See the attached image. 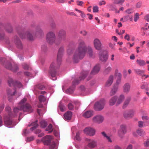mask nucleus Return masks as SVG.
<instances>
[{
	"instance_id": "obj_14",
	"label": "nucleus",
	"mask_w": 149,
	"mask_h": 149,
	"mask_svg": "<svg viewBox=\"0 0 149 149\" xmlns=\"http://www.w3.org/2000/svg\"><path fill=\"white\" fill-rule=\"evenodd\" d=\"M134 112L132 110L129 111H125L124 112L123 115L126 118H129L132 117L134 115Z\"/></svg>"
},
{
	"instance_id": "obj_1",
	"label": "nucleus",
	"mask_w": 149,
	"mask_h": 149,
	"mask_svg": "<svg viewBox=\"0 0 149 149\" xmlns=\"http://www.w3.org/2000/svg\"><path fill=\"white\" fill-rule=\"evenodd\" d=\"M85 55L92 57L93 55L92 49L91 47H86L84 42L83 40H80L79 42L78 49L73 57L74 62H78L79 59H82Z\"/></svg>"
},
{
	"instance_id": "obj_64",
	"label": "nucleus",
	"mask_w": 149,
	"mask_h": 149,
	"mask_svg": "<svg viewBox=\"0 0 149 149\" xmlns=\"http://www.w3.org/2000/svg\"><path fill=\"white\" fill-rule=\"evenodd\" d=\"M113 149H122V148L120 146L116 145L114 146Z\"/></svg>"
},
{
	"instance_id": "obj_29",
	"label": "nucleus",
	"mask_w": 149,
	"mask_h": 149,
	"mask_svg": "<svg viewBox=\"0 0 149 149\" xmlns=\"http://www.w3.org/2000/svg\"><path fill=\"white\" fill-rule=\"evenodd\" d=\"M139 18V14L138 13H135L134 15V20L135 22H136Z\"/></svg>"
},
{
	"instance_id": "obj_38",
	"label": "nucleus",
	"mask_w": 149,
	"mask_h": 149,
	"mask_svg": "<svg viewBox=\"0 0 149 149\" xmlns=\"http://www.w3.org/2000/svg\"><path fill=\"white\" fill-rule=\"evenodd\" d=\"M41 127L44 128L47 125V123L44 121H42L40 122Z\"/></svg>"
},
{
	"instance_id": "obj_27",
	"label": "nucleus",
	"mask_w": 149,
	"mask_h": 149,
	"mask_svg": "<svg viewBox=\"0 0 149 149\" xmlns=\"http://www.w3.org/2000/svg\"><path fill=\"white\" fill-rule=\"evenodd\" d=\"M136 62L137 64L140 66L145 65L146 63L145 62L144 60L141 59L137 60Z\"/></svg>"
},
{
	"instance_id": "obj_44",
	"label": "nucleus",
	"mask_w": 149,
	"mask_h": 149,
	"mask_svg": "<svg viewBox=\"0 0 149 149\" xmlns=\"http://www.w3.org/2000/svg\"><path fill=\"white\" fill-rule=\"evenodd\" d=\"M56 67L55 64L54 63H52L50 65V68L51 70H53Z\"/></svg>"
},
{
	"instance_id": "obj_9",
	"label": "nucleus",
	"mask_w": 149,
	"mask_h": 149,
	"mask_svg": "<svg viewBox=\"0 0 149 149\" xmlns=\"http://www.w3.org/2000/svg\"><path fill=\"white\" fill-rule=\"evenodd\" d=\"M100 60L102 61H106L107 59V56L105 52L100 51L99 52Z\"/></svg>"
},
{
	"instance_id": "obj_46",
	"label": "nucleus",
	"mask_w": 149,
	"mask_h": 149,
	"mask_svg": "<svg viewBox=\"0 0 149 149\" xmlns=\"http://www.w3.org/2000/svg\"><path fill=\"white\" fill-rule=\"evenodd\" d=\"M130 99L128 100H126L125 101L124 105H123V108H125L126 107L128 104L129 103V102Z\"/></svg>"
},
{
	"instance_id": "obj_5",
	"label": "nucleus",
	"mask_w": 149,
	"mask_h": 149,
	"mask_svg": "<svg viewBox=\"0 0 149 149\" xmlns=\"http://www.w3.org/2000/svg\"><path fill=\"white\" fill-rule=\"evenodd\" d=\"M95 48L98 50H100L102 48V44L98 38L95 39L93 42Z\"/></svg>"
},
{
	"instance_id": "obj_15",
	"label": "nucleus",
	"mask_w": 149,
	"mask_h": 149,
	"mask_svg": "<svg viewBox=\"0 0 149 149\" xmlns=\"http://www.w3.org/2000/svg\"><path fill=\"white\" fill-rule=\"evenodd\" d=\"M63 50L64 49L63 47H61L59 49L57 56V61L58 62L61 61V58L63 55Z\"/></svg>"
},
{
	"instance_id": "obj_41",
	"label": "nucleus",
	"mask_w": 149,
	"mask_h": 149,
	"mask_svg": "<svg viewBox=\"0 0 149 149\" xmlns=\"http://www.w3.org/2000/svg\"><path fill=\"white\" fill-rule=\"evenodd\" d=\"M117 91V89L116 88H114L112 89L110 92L111 95H114L116 93Z\"/></svg>"
},
{
	"instance_id": "obj_20",
	"label": "nucleus",
	"mask_w": 149,
	"mask_h": 149,
	"mask_svg": "<svg viewBox=\"0 0 149 149\" xmlns=\"http://www.w3.org/2000/svg\"><path fill=\"white\" fill-rule=\"evenodd\" d=\"M93 115L92 111H88L85 112L83 114V116L85 118H88L91 117Z\"/></svg>"
},
{
	"instance_id": "obj_8",
	"label": "nucleus",
	"mask_w": 149,
	"mask_h": 149,
	"mask_svg": "<svg viewBox=\"0 0 149 149\" xmlns=\"http://www.w3.org/2000/svg\"><path fill=\"white\" fill-rule=\"evenodd\" d=\"M126 132V126L124 125H120V130L118 132V135L120 138L122 137L123 135Z\"/></svg>"
},
{
	"instance_id": "obj_50",
	"label": "nucleus",
	"mask_w": 149,
	"mask_h": 149,
	"mask_svg": "<svg viewBox=\"0 0 149 149\" xmlns=\"http://www.w3.org/2000/svg\"><path fill=\"white\" fill-rule=\"evenodd\" d=\"M36 32L37 33L40 34H41L43 33L42 30L40 28L37 29L36 30Z\"/></svg>"
},
{
	"instance_id": "obj_63",
	"label": "nucleus",
	"mask_w": 149,
	"mask_h": 149,
	"mask_svg": "<svg viewBox=\"0 0 149 149\" xmlns=\"http://www.w3.org/2000/svg\"><path fill=\"white\" fill-rule=\"evenodd\" d=\"M143 123L142 122L139 121V126L140 127H142L143 126Z\"/></svg>"
},
{
	"instance_id": "obj_57",
	"label": "nucleus",
	"mask_w": 149,
	"mask_h": 149,
	"mask_svg": "<svg viewBox=\"0 0 149 149\" xmlns=\"http://www.w3.org/2000/svg\"><path fill=\"white\" fill-rule=\"evenodd\" d=\"M123 7H122L119 9V10H117L116 11V13H119L120 11H123Z\"/></svg>"
},
{
	"instance_id": "obj_48",
	"label": "nucleus",
	"mask_w": 149,
	"mask_h": 149,
	"mask_svg": "<svg viewBox=\"0 0 149 149\" xmlns=\"http://www.w3.org/2000/svg\"><path fill=\"white\" fill-rule=\"evenodd\" d=\"M23 68L26 70H27L29 69V66L26 63H24L23 65Z\"/></svg>"
},
{
	"instance_id": "obj_60",
	"label": "nucleus",
	"mask_w": 149,
	"mask_h": 149,
	"mask_svg": "<svg viewBox=\"0 0 149 149\" xmlns=\"http://www.w3.org/2000/svg\"><path fill=\"white\" fill-rule=\"evenodd\" d=\"M5 61V59L3 58H0V62L2 64H3V62H4Z\"/></svg>"
},
{
	"instance_id": "obj_11",
	"label": "nucleus",
	"mask_w": 149,
	"mask_h": 149,
	"mask_svg": "<svg viewBox=\"0 0 149 149\" xmlns=\"http://www.w3.org/2000/svg\"><path fill=\"white\" fill-rule=\"evenodd\" d=\"M34 36V33L32 31H28L26 33L24 38H26L29 40H32L33 39ZM20 36L22 38H24L22 36Z\"/></svg>"
},
{
	"instance_id": "obj_62",
	"label": "nucleus",
	"mask_w": 149,
	"mask_h": 149,
	"mask_svg": "<svg viewBox=\"0 0 149 149\" xmlns=\"http://www.w3.org/2000/svg\"><path fill=\"white\" fill-rule=\"evenodd\" d=\"M147 21L149 22V15H146L144 18Z\"/></svg>"
},
{
	"instance_id": "obj_47",
	"label": "nucleus",
	"mask_w": 149,
	"mask_h": 149,
	"mask_svg": "<svg viewBox=\"0 0 149 149\" xmlns=\"http://www.w3.org/2000/svg\"><path fill=\"white\" fill-rule=\"evenodd\" d=\"M77 4L78 6H82L84 4V2L82 1H77Z\"/></svg>"
},
{
	"instance_id": "obj_23",
	"label": "nucleus",
	"mask_w": 149,
	"mask_h": 149,
	"mask_svg": "<svg viewBox=\"0 0 149 149\" xmlns=\"http://www.w3.org/2000/svg\"><path fill=\"white\" fill-rule=\"evenodd\" d=\"M130 88V86L129 84H126L123 87V91L125 93H127L129 92Z\"/></svg>"
},
{
	"instance_id": "obj_13",
	"label": "nucleus",
	"mask_w": 149,
	"mask_h": 149,
	"mask_svg": "<svg viewBox=\"0 0 149 149\" xmlns=\"http://www.w3.org/2000/svg\"><path fill=\"white\" fill-rule=\"evenodd\" d=\"M101 134L108 142L110 143H112L113 142L112 135L109 134H107L104 132H102Z\"/></svg>"
},
{
	"instance_id": "obj_6",
	"label": "nucleus",
	"mask_w": 149,
	"mask_h": 149,
	"mask_svg": "<svg viewBox=\"0 0 149 149\" xmlns=\"http://www.w3.org/2000/svg\"><path fill=\"white\" fill-rule=\"evenodd\" d=\"M53 137L52 136L47 135L42 138V140L45 145H49L50 144V143Z\"/></svg>"
},
{
	"instance_id": "obj_2",
	"label": "nucleus",
	"mask_w": 149,
	"mask_h": 149,
	"mask_svg": "<svg viewBox=\"0 0 149 149\" xmlns=\"http://www.w3.org/2000/svg\"><path fill=\"white\" fill-rule=\"evenodd\" d=\"M26 99L25 98H23L21 100L19 104V106L21 107L19 108L16 107L14 109V112L15 114L18 113L20 110L23 109L24 111H27L31 113L32 111V109L30 105L27 104H25V102Z\"/></svg>"
},
{
	"instance_id": "obj_22",
	"label": "nucleus",
	"mask_w": 149,
	"mask_h": 149,
	"mask_svg": "<svg viewBox=\"0 0 149 149\" xmlns=\"http://www.w3.org/2000/svg\"><path fill=\"white\" fill-rule=\"evenodd\" d=\"M100 70V66L99 65H97L94 67L93 70L92 71L91 73L92 74H94L97 73Z\"/></svg>"
},
{
	"instance_id": "obj_3",
	"label": "nucleus",
	"mask_w": 149,
	"mask_h": 149,
	"mask_svg": "<svg viewBox=\"0 0 149 149\" xmlns=\"http://www.w3.org/2000/svg\"><path fill=\"white\" fill-rule=\"evenodd\" d=\"M46 40L49 44L54 42L55 40L56 36L54 33L52 31H49L47 33L46 36Z\"/></svg>"
},
{
	"instance_id": "obj_45",
	"label": "nucleus",
	"mask_w": 149,
	"mask_h": 149,
	"mask_svg": "<svg viewBox=\"0 0 149 149\" xmlns=\"http://www.w3.org/2000/svg\"><path fill=\"white\" fill-rule=\"evenodd\" d=\"M142 2H139L136 3V8H140L141 6Z\"/></svg>"
},
{
	"instance_id": "obj_59",
	"label": "nucleus",
	"mask_w": 149,
	"mask_h": 149,
	"mask_svg": "<svg viewBox=\"0 0 149 149\" xmlns=\"http://www.w3.org/2000/svg\"><path fill=\"white\" fill-rule=\"evenodd\" d=\"M106 4V2L104 1H100L99 3V4L100 6L104 5Z\"/></svg>"
},
{
	"instance_id": "obj_33",
	"label": "nucleus",
	"mask_w": 149,
	"mask_h": 149,
	"mask_svg": "<svg viewBox=\"0 0 149 149\" xmlns=\"http://www.w3.org/2000/svg\"><path fill=\"white\" fill-rule=\"evenodd\" d=\"M39 99L40 102H44L46 100L45 97L43 95H40L39 97Z\"/></svg>"
},
{
	"instance_id": "obj_17",
	"label": "nucleus",
	"mask_w": 149,
	"mask_h": 149,
	"mask_svg": "<svg viewBox=\"0 0 149 149\" xmlns=\"http://www.w3.org/2000/svg\"><path fill=\"white\" fill-rule=\"evenodd\" d=\"M113 76L112 75L110 76L106 82L105 86L106 87H109L113 83Z\"/></svg>"
},
{
	"instance_id": "obj_21",
	"label": "nucleus",
	"mask_w": 149,
	"mask_h": 149,
	"mask_svg": "<svg viewBox=\"0 0 149 149\" xmlns=\"http://www.w3.org/2000/svg\"><path fill=\"white\" fill-rule=\"evenodd\" d=\"M117 97L116 96H114L112 97L109 100V104L110 106L114 105L116 102Z\"/></svg>"
},
{
	"instance_id": "obj_51",
	"label": "nucleus",
	"mask_w": 149,
	"mask_h": 149,
	"mask_svg": "<svg viewBox=\"0 0 149 149\" xmlns=\"http://www.w3.org/2000/svg\"><path fill=\"white\" fill-rule=\"evenodd\" d=\"M5 67L8 69H12V66L10 64L8 63L7 65L5 66Z\"/></svg>"
},
{
	"instance_id": "obj_58",
	"label": "nucleus",
	"mask_w": 149,
	"mask_h": 149,
	"mask_svg": "<svg viewBox=\"0 0 149 149\" xmlns=\"http://www.w3.org/2000/svg\"><path fill=\"white\" fill-rule=\"evenodd\" d=\"M145 146L146 147L149 146V140H147L144 143Z\"/></svg>"
},
{
	"instance_id": "obj_32",
	"label": "nucleus",
	"mask_w": 149,
	"mask_h": 149,
	"mask_svg": "<svg viewBox=\"0 0 149 149\" xmlns=\"http://www.w3.org/2000/svg\"><path fill=\"white\" fill-rule=\"evenodd\" d=\"M37 121H36L34 123H32L31 124V126H33V127L31 128V130H35L36 127L38 126L37 124Z\"/></svg>"
},
{
	"instance_id": "obj_7",
	"label": "nucleus",
	"mask_w": 149,
	"mask_h": 149,
	"mask_svg": "<svg viewBox=\"0 0 149 149\" xmlns=\"http://www.w3.org/2000/svg\"><path fill=\"white\" fill-rule=\"evenodd\" d=\"M84 133L90 136H94L95 134V130L94 129L90 128H86L84 130Z\"/></svg>"
},
{
	"instance_id": "obj_12",
	"label": "nucleus",
	"mask_w": 149,
	"mask_h": 149,
	"mask_svg": "<svg viewBox=\"0 0 149 149\" xmlns=\"http://www.w3.org/2000/svg\"><path fill=\"white\" fill-rule=\"evenodd\" d=\"M104 120L103 117L100 115H97L94 117L93 118V122L100 124L102 123Z\"/></svg>"
},
{
	"instance_id": "obj_28",
	"label": "nucleus",
	"mask_w": 149,
	"mask_h": 149,
	"mask_svg": "<svg viewBox=\"0 0 149 149\" xmlns=\"http://www.w3.org/2000/svg\"><path fill=\"white\" fill-rule=\"evenodd\" d=\"M108 8L110 10H115L116 13V11L117 10V9H116L115 6V5L112 4H110L107 6Z\"/></svg>"
},
{
	"instance_id": "obj_42",
	"label": "nucleus",
	"mask_w": 149,
	"mask_h": 149,
	"mask_svg": "<svg viewBox=\"0 0 149 149\" xmlns=\"http://www.w3.org/2000/svg\"><path fill=\"white\" fill-rule=\"evenodd\" d=\"M125 12L128 14H130L133 13V11L132 9L129 8Z\"/></svg>"
},
{
	"instance_id": "obj_36",
	"label": "nucleus",
	"mask_w": 149,
	"mask_h": 149,
	"mask_svg": "<svg viewBox=\"0 0 149 149\" xmlns=\"http://www.w3.org/2000/svg\"><path fill=\"white\" fill-rule=\"evenodd\" d=\"M125 0H115L114 3L116 4H122L124 2Z\"/></svg>"
},
{
	"instance_id": "obj_31",
	"label": "nucleus",
	"mask_w": 149,
	"mask_h": 149,
	"mask_svg": "<svg viewBox=\"0 0 149 149\" xmlns=\"http://www.w3.org/2000/svg\"><path fill=\"white\" fill-rule=\"evenodd\" d=\"M135 72L137 74L142 76L144 72V71L140 69H137L135 70Z\"/></svg>"
},
{
	"instance_id": "obj_25",
	"label": "nucleus",
	"mask_w": 149,
	"mask_h": 149,
	"mask_svg": "<svg viewBox=\"0 0 149 149\" xmlns=\"http://www.w3.org/2000/svg\"><path fill=\"white\" fill-rule=\"evenodd\" d=\"M16 90L15 89H9L7 91L8 94L10 95H14L15 94Z\"/></svg>"
},
{
	"instance_id": "obj_56",
	"label": "nucleus",
	"mask_w": 149,
	"mask_h": 149,
	"mask_svg": "<svg viewBox=\"0 0 149 149\" xmlns=\"http://www.w3.org/2000/svg\"><path fill=\"white\" fill-rule=\"evenodd\" d=\"M109 46L112 49H114V45L112 43H109Z\"/></svg>"
},
{
	"instance_id": "obj_49",
	"label": "nucleus",
	"mask_w": 149,
	"mask_h": 149,
	"mask_svg": "<svg viewBox=\"0 0 149 149\" xmlns=\"http://www.w3.org/2000/svg\"><path fill=\"white\" fill-rule=\"evenodd\" d=\"M124 38L127 41L130 40V35L128 34H126L124 37Z\"/></svg>"
},
{
	"instance_id": "obj_16",
	"label": "nucleus",
	"mask_w": 149,
	"mask_h": 149,
	"mask_svg": "<svg viewBox=\"0 0 149 149\" xmlns=\"http://www.w3.org/2000/svg\"><path fill=\"white\" fill-rule=\"evenodd\" d=\"M97 145V143L93 140H88V146L90 148H93L95 147Z\"/></svg>"
},
{
	"instance_id": "obj_54",
	"label": "nucleus",
	"mask_w": 149,
	"mask_h": 149,
	"mask_svg": "<svg viewBox=\"0 0 149 149\" xmlns=\"http://www.w3.org/2000/svg\"><path fill=\"white\" fill-rule=\"evenodd\" d=\"M76 138L77 140L80 139L79 133V132H77L76 134Z\"/></svg>"
},
{
	"instance_id": "obj_30",
	"label": "nucleus",
	"mask_w": 149,
	"mask_h": 149,
	"mask_svg": "<svg viewBox=\"0 0 149 149\" xmlns=\"http://www.w3.org/2000/svg\"><path fill=\"white\" fill-rule=\"evenodd\" d=\"M136 133L139 136H142L145 134L144 132L141 129H140L137 130Z\"/></svg>"
},
{
	"instance_id": "obj_35",
	"label": "nucleus",
	"mask_w": 149,
	"mask_h": 149,
	"mask_svg": "<svg viewBox=\"0 0 149 149\" xmlns=\"http://www.w3.org/2000/svg\"><path fill=\"white\" fill-rule=\"evenodd\" d=\"M93 13H98L99 11V8L97 6H93Z\"/></svg>"
},
{
	"instance_id": "obj_4",
	"label": "nucleus",
	"mask_w": 149,
	"mask_h": 149,
	"mask_svg": "<svg viewBox=\"0 0 149 149\" xmlns=\"http://www.w3.org/2000/svg\"><path fill=\"white\" fill-rule=\"evenodd\" d=\"M105 103L104 99H102L99 102H96L94 105V108L95 110L100 111L104 107Z\"/></svg>"
},
{
	"instance_id": "obj_18",
	"label": "nucleus",
	"mask_w": 149,
	"mask_h": 149,
	"mask_svg": "<svg viewBox=\"0 0 149 149\" xmlns=\"http://www.w3.org/2000/svg\"><path fill=\"white\" fill-rule=\"evenodd\" d=\"M4 123L6 125H9L12 124V120L10 118L5 117L4 120Z\"/></svg>"
},
{
	"instance_id": "obj_55",
	"label": "nucleus",
	"mask_w": 149,
	"mask_h": 149,
	"mask_svg": "<svg viewBox=\"0 0 149 149\" xmlns=\"http://www.w3.org/2000/svg\"><path fill=\"white\" fill-rule=\"evenodd\" d=\"M111 68L110 67H109L105 69V71L106 72H108L111 71Z\"/></svg>"
},
{
	"instance_id": "obj_10",
	"label": "nucleus",
	"mask_w": 149,
	"mask_h": 149,
	"mask_svg": "<svg viewBox=\"0 0 149 149\" xmlns=\"http://www.w3.org/2000/svg\"><path fill=\"white\" fill-rule=\"evenodd\" d=\"M8 83L10 86L13 85L15 88L17 87L18 88L21 87L22 85L19 81H14L12 79H10L8 81Z\"/></svg>"
},
{
	"instance_id": "obj_52",
	"label": "nucleus",
	"mask_w": 149,
	"mask_h": 149,
	"mask_svg": "<svg viewBox=\"0 0 149 149\" xmlns=\"http://www.w3.org/2000/svg\"><path fill=\"white\" fill-rule=\"evenodd\" d=\"M68 107V109L70 110H72L73 108V105L71 103H70L69 104Z\"/></svg>"
},
{
	"instance_id": "obj_19",
	"label": "nucleus",
	"mask_w": 149,
	"mask_h": 149,
	"mask_svg": "<svg viewBox=\"0 0 149 149\" xmlns=\"http://www.w3.org/2000/svg\"><path fill=\"white\" fill-rule=\"evenodd\" d=\"M72 113L71 112L68 111L66 112L64 115V118L65 120H69L71 118Z\"/></svg>"
},
{
	"instance_id": "obj_37",
	"label": "nucleus",
	"mask_w": 149,
	"mask_h": 149,
	"mask_svg": "<svg viewBox=\"0 0 149 149\" xmlns=\"http://www.w3.org/2000/svg\"><path fill=\"white\" fill-rule=\"evenodd\" d=\"M115 74L116 76H118L119 78H120L122 76L121 74L118 72V70L117 69L115 70Z\"/></svg>"
},
{
	"instance_id": "obj_61",
	"label": "nucleus",
	"mask_w": 149,
	"mask_h": 149,
	"mask_svg": "<svg viewBox=\"0 0 149 149\" xmlns=\"http://www.w3.org/2000/svg\"><path fill=\"white\" fill-rule=\"evenodd\" d=\"M60 109L61 111H64L65 110V107L63 106H60Z\"/></svg>"
},
{
	"instance_id": "obj_24",
	"label": "nucleus",
	"mask_w": 149,
	"mask_h": 149,
	"mask_svg": "<svg viewBox=\"0 0 149 149\" xmlns=\"http://www.w3.org/2000/svg\"><path fill=\"white\" fill-rule=\"evenodd\" d=\"M124 99V96L123 95H121L118 98L116 102V105H118L121 103Z\"/></svg>"
},
{
	"instance_id": "obj_53",
	"label": "nucleus",
	"mask_w": 149,
	"mask_h": 149,
	"mask_svg": "<svg viewBox=\"0 0 149 149\" xmlns=\"http://www.w3.org/2000/svg\"><path fill=\"white\" fill-rule=\"evenodd\" d=\"M80 33L84 36H86L87 34V32L85 31H81Z\"/></svg>"
},
{
	"instance_id": "obj_34",
	"label": "nucleus",
	"mask_w": 149,
	"mask_h": 149,
	"mask_svg": "<svg viewBox=\"0 0 149 149\" xmlns=\"http://www.w3.org/2000/svg\"><path fill=\"white\" fill-rule=\"evenodd\" d=\"M46 130L49 131V133H51L52 131V126L51 124L49 125L48 127L46 128Z\"/></svg>"
},
{
	"instance_id": "obj_39",
	"label": "nucleus",
	"mask_w": 149,
	"mask_h": 149,
	"mask_svg": "<svg viewBox=\"0 0 149 149\" xmlns=\"http://www.w3.org/2000/svg\"><path fill=\"white\" fill-rule=\"evenodd\" d=\"M50 149H56V146L55 143H52V144L50 145Z\"/></svg>"
},
{
	"instance_id": "obj_40",
	"label": "nucleus",
	"mask_w": 149,
	"mask_h": 149,
	"mask_svg": "<svg viewBox=\"0 0 149 149\" xmlns=\"http://www.w3.org/2000/svg\"><path fill=\"white\" fill-rule=\"evenodd\" d=\"M59 34L61 36H63L65 35L66 32L64 30H61L59 31Z\"/></svg>"
},
{
	"instance_id": "obj_26",
	"label": "nucleus",
	"mask_w": 149,
	"mask_h": 149,
	"mask_svg": "<svg viewBox=\"0 0 149 149\" xmlns=\"http://www.w3.org/2000/svg\"><path fill=\"white\" fill-rule=\"evenodd\" d=\"M124 22L130 20V21H132V15H128L124 17Z\"/></svg>"
},
{
	"instance_id": "obj_43",
	"label": "nucleus",
	"mask_w": 149,
	"mask_h": 149,
	"mask_svg": "<svg viewBox=\"0 0 149 149\" xmlns=\"http://www.w3.org/2000/svg\"><path fill=\"white\" fill-rule=\"evenodd\" d=\"M17 41L15 43L18 46L19 48H21L22 45L20 41L19 40H17Z\"/></svg>"
}]
</instances>
